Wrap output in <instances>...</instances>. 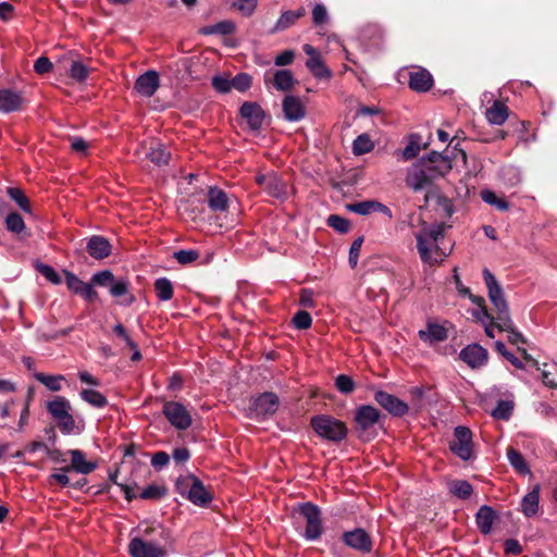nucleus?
Masks as SVG:
<instances>
[{
  "instance_id": "obj_48",
  "label": "nucleus",
  "mask_w": 557,
  "mask_h": 557,
  "mask_svg": "<svg viewBox=\"0 0 557 557\" xmlns=\"http://www.w3.org/2000/svg\"><path fill=\"white\" fill-rule=\"evenodd\" d=\"M335 387L342 394H346L347 395V394H350V393H352L355 391L356 384H355L354 380L350 376H348L346 374H339L335 379Z\"/></svg>"
},
{
  "instance_id": "obj_29",
  "label": "nucleus",
  "mask_w": 557,
  "mask_h": 557,
  "mask_svg": "<svg viewBox=\"0 0 557 557\" xmlns=\"http://www.w3.org/2000/svg\"><path fill=\"white\" fill-rule=\"evenodd\" d=\"M146 157L156 165L162 166L168 164L171 153L160 141H153L151 143L148 152L146 153Z\"/></svg>"
},
{
  "instance_id": "obj_30",
  "label": "nucleus",
  "mask_w": 557,
  "mask_h": 557,
  "mask_svg": "<svg viewBox=\"0 0 557 557\" xmlns=\"http://www.w3.org/2000/svg\"><path fill=\"white\" fill-rule=\"evenodd\" d=\"M540 500V485H534L521 500V510L527 517H533L537 513Z\"/></svg>"
},
{
  "instance_id": "obj_7",
  "label": "nucleus",
  "mask_w": 557,
  "mask_h": 557,
  "mask_svg": "<svg viewBox=\"0 0 557 557\" xmlns=\"http://www.w3.org/2000/svg\"><path fill=\"white\" fill-rule=\"evenodd\" d=\"M472 432L469 428L459 425L454 430V438L449 443L450 450L462 460L473 457Z\"/></svg>"
},
{
  "instance_id": "obj_14",
  "label": "nucleus",
  "mask_w": 557,
  "mask_h": 557,
  "mask_svg": "<svg viewBox=\"0 0 557 557\" xmlns=\"http://www.w3.org/2000/svg\"><path fill=\"white\" fill-rule=\"evenodd\" d=\"M302 49L305 53L308 55L306 66L312 73V75L320 79L330 78L331 71L324 65L320 52L314 47L308 44L304 45Z\"/></svg>"
},
{
  "instance_id": "obj_10",
  "label": "nucleus",
  "mask_w": 557,
  "mask_h": 557,
  "mask_svg": "<svg viewBox=\"0 0 557 557\" xmlns=\"http://www.w3.org/2000/svg\"><path fill=\"white\" fill-rule=\"evenodd\" d=\"M163 413L169 422L178 430H186L191 425V416L184 405L177 401H166Z\"/></svg>"
},
{
  "instance_id": "obj_24",
  "label": "nucleus",
  "mask_w": 557,
  "mask_h": 557,
  "mask_svg": "<svg viewBox=\"0 0 557 557\" xmlns=\"http://www.w3.org/2000/svg\"><path fill=\"white\" fill-rule=\"evenodd\" d=\"M23 103V98L20 92L3 88L0 89V111L3 113H11L20 110Z\"/></svg>"
},
{
  "instance_id": "obj_36",
  "label": "nucleus",
  "mask_w": 557,
  "mask_h": 557,
  "mask_svg": "<svg viewBox=\"0 0 557 557\" xmlns=\"http://www.w3.org/2000/svg\"><path fill=\"white\" fill-rule=\"evenodd\" d=\"M79 395L84 401L96 408H103L108 404L106 396L95 389H83Z\"/></svg>"
},
{
  "instance_id": "obj_46",
  "label": "nucleus",
  "mask_w": 557,
  "mask_h": 557,
  "mask_svg": "<svg viewBox=\"0 0 557 557\" xmlns=\"http://www.w3.org/2000/svg\"><path fill=\"white\" fill-rule=\"evenodd\" d=\"M375 200H364L347 205V209L359 215H368L374 211Z\"/></svg>"
},
{
  "instance_id": "obj_55",
  "label": "nucleus",
  "mask_w": 557,
  "mask_h": 557,
  "mask_svg": "<svg viewBox=\"0 0 557 557\" xmlns=\"http://www.w3.org/2000/svg\"><path fill=\"white\" fill-rule=\"evenodd\" d=\"M63 274H64L65 284H66L67 288L71 292L78 295V293L85 285V282H83L76 274H74L73 272H71L69 270H63Z\"/></svg>"
},
{
  "instance_id": "obj_38",
  "label": "nucleus",
  "mask_w": 557,
  "mask_h": 557,
  "mask_svg": "<svg viewBox=\"0 0 557 557\" xmlns=\"http://www.w3.org/2000/svg\"><path fill=\"white\" fill-rule=\"evenodd\" d=\"M5 226L8 231L16 235H20L26 231L24 219L17 212H11L7 215Z\"/></svg>"
},
{
  "instance_id": "obj_22",
  "label": "nucleus",
  "mask_w": 557,
  "mask_h": 557,
  "mask_svg": "<svg viewBox=\"0 0 557 557\" xmlns=\"http://www.w3.org/2000/svg\"><path fill=\"white\" fill-rule=\"evenodd\" d=\"M284 117L289 122H298L306 115V109L300 99L296 96L288 95L283 99Z\"/></svg>"
},
{
  "instance_id": "obj_5",
  "label": "nucleus",
  "mask_w": 557,
  "mask_h": 557,
  "mask_svg": "<svg viewBox=\"0 0 557 557\" xmlns=\"http://www.w3.org/2000/svg\"><path fill=\"white\" fill-rule=\"evenodd\" d=\"M71 404L62 396H57L47 404V410L63 434L75 433L76 423L71 414Z\"/></svg>"
},
{
  "instance_id": "obj_52",
  "label": "nucleus",
  "mask_w": 557,
  "mask_h": 557,
  "mask_svg": "<svg viewBox=\"0 0 557 557\" xmlns=\"http://www.w3.org/2000/svg\"><path fill=\"white\" fill-rule=\"evenodd\" d=\"M114 280V275L110 270L99 271L91 277L92 284L109 288L111 287Z\"/></svg>"
},
{
  "instance_id": "obj_15",
  "label": "nucleus",
  "mask_w": 557,
  "mask_h": 557,
  "mask_svg": "<svg viewBox=\"0 0 557 557\" xmlns=\"http://www.w3.org/2000/svg\"><path fill=\"white\" fill-rule=\"evenodd\" d=\"M375 401L387 410L389 413L401 417L407 413L408 406L396 396L383 391H377L374 394Z\"/></svg>"
},
{
  "instance_id": "obj_64",
  "label": "nucleus",
  "mask_w": 557,
  "mask_h": 557,
  "mask_svg": "<svg viewBox=\"0 0 557 557\" xmlns=\"http://www.w3.org/2000/svg\"><path fill=\"white\" fill-rule=\"evenodd\" d=\"M52 69V63L47 57H39L34 64V70L37 74H46Z\"/></svg>"
},
{
  "instance_id": "obj_45",
  "label": "nucleus",
  "mask_w": 557,
  "mask_h": 557,
  "mask_svg": "<svg viewBox=\"0 0 557 557\" xmlns=\"http://www.w3.org/2000/svg\"><path fill=\"white\" fill-rule=\"evenodd\" d=\"M420 136L417 134H413L410 136L408 145L403 150V158L408 161L417 157V154L420 152Z\"/></svg>"
},
{
  "instance_id": "obj_23",
  "label": "nucleus",
  "mask_w": 557,
  "mask_h": 557,
  "mask_svg": "<svg viewBox=\"0 0 557 557\" xmlns=\"http://www.w3.org/2000/svg\"><path fill=\"white\" fill-rule=\"evenodd\" d=\"M69 453L71 455V465L62 468V471L70 472L71 470H74L82 474H88L97 468L96 462L86 460L82 450L72 449Z\"/></svg>"
},
{
  "instance_id": "obj_18",
  "label": "nucleus",
  "mask_w": 557,
  "mask_h": 557,
  "mask_svg": "<svg viewBox=\"0 0 557 557\" xmlns=\"http://www.w3.org/2000/svg\"><path fill=\"white\" fill-rule=\"evenodd\" d=\"M112 246L110 242L101 235H92L86 242V250L89 256L96 260H102L110 256Z\"/></svg>"
},
{
  "instance_id": "obj_4",
  "label": "nucleus",
  "mask_w": 557,
  "mask_h": 557,
  "mask_svg": "<svg viewBox=\"0 0 557 557\" xmlns=\"http://www.w3.org/2000/svg\"><path fill=\"white\" fill-rule=\"evenodd\" d=\"M177 492L186 496L188 500L197 506H207L211 502V494L203 483L195 475L181 476L176 481Z\"/></svg>"
},
{
  "instance_id": "obj_60",
  "label": "nucleus",
  "mask_w": 557,
  "mask_h": 557,
  "mask_svg": "<svg viewBox=\"0 0 557 557\" xmlns=\"http://www.w3.org/2000/svg\"><path fill=\"white\" fill-rule=\"evenodd\" d=\"M233 8L238 10L245 16H250L257 8V0H236Z\"/></svg>"
},
{
  "instance_id": "obj_17",
  "label": "nucleus",
  "mask_w": 557,
  "mask_h": 557,
  "mask_svg": "<svg viewBox=\"0 0 557 557\" xmlns=\"http://www.w3.org/2000/svg\"><path fill=\"white\" fill-rule=\"evenodd\" d=\"M432 180L433 177H431V174L429 173L426 166L423 168L421 164L416 163L408 171L406 184L414 191H419L422 190L426 185H429Z\"/></svg>"
},
{
  "instance_id": "obj_21",
  "label": "nucleus",
  "mask_w": 557,
  "mask_h": 557,
  "mask_svg": "<svg viewBox=\"0 0 557 557\" xmlns=\"http://www.w3.org/2000/svg\"><path fill=\"white\" fill-rule=\"evenodd\" d=\"M447 323L438 324L429 322L425 329L419 331L420 338L429 345L443 342L448 337Z\"/></svg>"
},
{
  "instance_id": "obj_50",
  "label": "nucleus",
  "mask_w": 557,
  "mask_h": 557,
  "mask_svg": "<svg viewBox=\"0 0 557 557\" xmlns=\"http://www.w3.org/2000/svg\"><path fill=\"white\" fill-rule=\"evenodd\" d=\"M166 494V488L161 485L151 484L139 494L141 499H160Z\"/></svg>"
},
{
  "instance_id": "obj_43",
  "label": "nucleus",
  "mask_w": 557,
  "mask_h": 557,
  "mask_svg": "<svg viewBox=\"0 0 557 557\" xmlns=\"http://www.w3.org/2000/svg\"><path fill=\"white\" fill-rule=\"evenodd\" d=\"M481 198L485 203L494 206L499 211H507L509 209L508 202L503 198H498L497 195L492 190H482Z\"/></svg>"
},
{
  "instance_id": "obj_31",
  "label": "nucleus",
  "mask_w": 557,
  "mask_h": 557,
  "mask_svg": "<svg viewBox=\"0 0 557 557\" xmlns=\"http://www.w3.org/2000/svg\"><path fill=\"white\" fill-rule=\"evenodd\" d=\"M235 29H236V26H235L234 22H232L231 20H224V21H221V22L212 24V25L203 26L202 28H200L199 33L201 35H206V36H209V35L227 36V35L233 34L235 32Z\"/></svg>"
},
{
  "instance_id": "obj_59",
  "label": "nucleus",
  "mask_w": 557,
  "mask_h": 557,
  "mask_svg": "<svg viewBox=\"0 0 557 557\" xmlns=\"http://www.w3.org/2000/svg\"><path fill=\"white\" fill-rule=\"evenodd\" d=\"M37 270L42 276H45L52 284H60L62 281L61 276L58 274V272L49 264L39 263L37 265Z\"/></svg>"
},
{
  "instance_id": "obj_32",
  "label": "nucleus",
  "mask_w": 557,
  "mask_h": 557,
  "mask_svg": "<svg viewBox=\"0 0 557 557\" xmlns=\"http://www.w3.org/2000/svg\"><path fill=\"white\" fill-rule=\"evenodd\" d=\"M458 358L472 369L484 366L487 361L486 350H460Z\"/></svg>"
},
{
  "instance_id": "obj_40",
  "label": "nucleus",
  "mask_w": 557,
  "mask_h": 557,
  "mask_svg": "<svg viewBox=\"0 0 557 557\" xmlns=\"http://www.w3.org/2000/svg\"><path fill=\"white\" fill-rule=\"evenodd\" d=\"M8 195L24 212L32 213L29 200L22 189L10 187L8 188Z\"/></svg>"
},
{
  "instance_id": "obj_47",
  "label": "nucleus",
  "mask_w": 557,
  "mask_h": 557,
  "mask_svg": "<svg viewBox=\"0 0 557 557\" xmlns=\"http://www.w3.org/2000/svg\"><path fill=\"white\" fill-rule=\"evenodd\" d=\"M329 12L323 3H315L312 8V23L319 27L329 21Z\"/></svg>"
},
{
  "instance_id": "obj_51",
  "label": "nucleus",
  "mask_w": 557,
  "mask_h": 557,
  "mask_svg": "<svg viewBox=\"0 0 557 557\" xmlns=\"http://www.w3.org/2000/svg\"><path fill=\"white\" fill-rule=\"evenodd\" d=\"M232 88L243 92L250 88L251 86V76L247 73H238L233 78H231Z\"/></svg>"
},
{
  "instance_id": "obj_57",
  "label": "nucleus",
  "mask_w": 557,
  "mask_h": 557,
  "mask_svg": "<svg viewBox=\"0 0 557 557\" xmlns=\"http://www.w3.org/2000/svg\"><path fill=\"white\" fill-rule=\"evenodd\" d=\"M293 325L298 330H306L311 325L312 319L309 312L299 310L293 317Z\"/></svg>"
},
{
  "instance_id": "obj_49",
  "label": "nucleus",
  "mask_w": 557,
  "mask_h": 557,
  "mask_svg": "<svg viewBox=\"0 0 557 557\" xmlns=\"http://www.w3.org/2000/svg\"><path fill=\"white\" fill-rule=\"evenodd\" d=\"M513 405L509 400L498 401L496 408L492 411V416L496 419L508 420L511 416Z\"/></svg>"
},
{
  "instance_id": "obj_44",
  "label": "nucleus",
  "mask_w": 557,
  "mask_h": 557,
  "mask_svg": "<svg viewBox=\"0 0 557 557\" xmlns=\"http://www.w3.org/2000/svg\"><path fill=\"white\" fill-rule=\"evenodd\" d=\"M296 22H297V20L295 17L293 11H289V10L284 11V12H282L281 16L278 17L275 25L273 26V29L271 30V33H277V32L285 30V29L289 28L290 26H293Z\"/></svg>"
},
{
  "instance_id": "obj_61",
  "label": "nucleus",
  "mask_w": 557,
  "mask_h": 557,
  "mask_svg": "<svg viewBox=\"0 0 557 557\" xmlns=\"http://www.w3.org/2000/svg\"><path fill=\"white\" fill-rule=\"evenodd\" d=\"M212 86L213 88L222 94L228 92L232 88L231 78H227L223 75H216L212 77Z\"/></svg>"
},
{
  "instance_id": "obj_16",
  "label": "nucleus",
  "mask_w": 557,
  "mask_h": 557,
  "mask_svg": "<svg viewBox=\"0 0 557 557\" xmlns=\"http://www.w3.org/2000/svg\"><path fill=\"white\" fill-rule=\"evenodd\" d=\"M504 358L509 361L517 369L525 371L536 369L539 370V361L527 354V350H499Z\"/></svg>"
},
{
  "instance_id": "obj_63",
  "label": "nucleus",
  "mask_w": 557,
  "mask_h": 557,
  "mask_svg": "<svg viewBox=\"0 0 557 557\" xmlns=\"http://www.w3.org/2000/svg\"><path fill=\"white\" fill-rule=\"evenodd\" d=\"M295 59L294 50H284L275 57L274 64L276 66H285L290 64Z\"/></svg>"
},
{
  "instance_id": "obj_28",
  "label": "nucleus",
  "mask_w": 557,
  "mask_h": 557,
  "mask_svg": "<svg viewBox=\"0 0 557 557\" xmlns=\"http://www.w3.org/2000/svg\"><path fill=\"white\" fill-rule=\"evenodd\" d=\"M485 116L490 124L500 126L508 119V108L504 102L495 100L492 107L486 110Z\"/></svg>"
},
{
  "instance_id": "obj_35",
  "label": "nucleus",
  "mask_w": 557,
  "mask_h": 557,
  "mask_svg": "<svg viewBox=\"0 0 557 557\" xmlns=\"http://www.w3.org/2000/svg\"><path fill=\"white\" fill-rule=\"evenodd\" d=\"M507 458L509 463L511 465L515 470H517L521 474H528L530 473V469L523 458V456L515 449L513 447L507 448Z\"/></svg>"
},
{
  "instance_id": "obj_13",
  "label": "nucleus",
  "mask_w": 557,
  "mask_h": 557,
  "mask_svg": "<svg viewBox=\"0 0 557 557\" xmlns=\"http://www.w3.org/2000/svg\"><path fill=\"white\" fill-rule=\"evenodd\" d=\"M343 542L350 548L370 553L372 550V539L363 529H355L343 534Z\"/></svg>"
},
{
  "instance_id": "obj_19",
  "label": "nucleus",
  "mask_w": 557,
  "mask_h": 557,
  "mask_svg": "<svg viewBox=\"0 0 557 557\" xmlns=\"http://www.w3.org/2000/svg\"><path fill=\"white\" fill-rule=\"evenodd\" d=\"M240 115L245 119L252 131L261 128L264 121V111L256 102H245L240 107Z\"/></svg>"
},
{
  "instance_id": "obj_58",
  "label": "nucleus",
  "mask_w": 557,
  "mask_h": 557,
  "mask_svg": "<svg viewBox=\"0 0 557 557\" xmlns=\"http://www.w3.org/2000/svg\"><path fill=\"white\" fill-rule=\"evenodd\" d=\"M109 290L114 298L125 296L128 294L129 283L124 278L114 280Z\"/></svg>"
},
{
  "instance_id": "obj_20",
  "label": "nucleus",
  "mask_w": 557,
  "mask_h": 557,
  "mask_svg": "<svg viewBox=\"0 0 557 557\" xmlns=\"http://www.w3.org/2000/svg\"><path fill=\"white\" fill-rule=\"evenodd\" d=\"M380 420V412L370 405H364L356 410L355 421L360 431H368L374 426Z\"/></svg>"
},
{
  "instance_id": "obj_6",
  "label": "nucleus",
  "mask_w": 557,
  "mask_h": 557,
  "mask_svg": "<svg viewBox=\"0 0 557 557\" xmlns=\"http://www.w3.org/2000/svg\"><path fill=\"white\" fill-rule=\"evenodd\" d=\"M298 513L306 522L305 539L308 541L318 540L323 531L319 507L311 503H305L299 506Z\"/></svg>"
},
{
  "instance_id": "obj_34",
  "label": "nucleus",
  "mask_w": 557,
  "mask_h": 557,
  "mask_svg": "<svg viewBox=\"0 0 557 557\" xmlns=\"http://www.w3.org/2000/svg\"><path fill=\"white\" fill-rule=\"evenodd\" d=\"M154 290L160 301H169L172 299L174 288L172 282L166 277H159L154 282Z\"/></svg>"
},
{
  "instance_id": "obj_8",
  "label": "nucleus",
  "mask_w": 557,
  "mask_h": 557,
  "mask_svg": "<svg viewBox=\"0 0 557 557\" xmlns=\"http://www.w3.org/2000/svg\"><path fill=\"white\" fill-rule=\"evenodd\" d=\"M483 280L488 290V298L499 313V319L508 318V304L504 297V292L495 275L488 270H483Z\"/></svg>"
},
{
  "instance_id": "obj_33",
  "label": "nucleus",
  "mask_w": 557,
  "mask_h": 557,
  "mask_svg": "<svg viewBox=\"0 0 557 557\" xmlns=\"http://www.w3.org/2000/svg\"><path fill=\"white\" fill-rule=\"evenodd\" d=\"M295 83V76L289 70H277L273 75V85L277 90L288 91Z\"/></svg>"
},
{
  "instance_id": "obj_25",
  "label": "nucleus",
  "mask_w": 557,
  "mask_h": 557,
  "mask_svg": "<svg viewBox=\"0 0 557 557\" xmlns=\"http://www.w3.org/2000/svg\"><path fill=\"white\" fill-rule=\"evenodd\" d=\"M433 84L432 75L426 70L411 72L409 75V87L419 92L431 89Z\"/></svg>"
},
{
  "instance_id": "obj_9",
  "label": "nucleus",
  "mask_w": 557,
  "mask_h": 557,
  "mask_svg": "<svg viewBox=\"0 0 557 557\" xmlns=\"http://www.w3.org/2000/svg\"><path fill=\"white\" fill-rule=\"evenodd\" d=\"M278 407V397L271 392H265L250 400L249 414L255 418H263L273 414Z\"/></svg>"
},
{
  "instance_id": "obj_62",
  "label": "nucleus",
  "mask_w": 557,
  "mask_h": 557,
  "mask_svg": "<svg viewBox=\"0 0 557 557\" xmlns=\"http://www.w3.org/2000/svg\"><path fill=\"white\" fill-rule=\"evenodd\" d=\"M362 243H363V237L360 236L352 242V244L349 248L348 261H349V264L351 265V268H355L358 264V259H359V253L361 250Z\"/></svg>"
},
{
  "instance_id": "obj_39",
  "label": "nucleus",
  "mask_w": 557,
  "mask_h": 557,
  "mask_svg": "<svg viewBox=\"0 0 557 557\" xmlns=\"http://www.w3.org/2000/svg\"><path fill=\"white\" fill-rule=\"evenodd\" d=\"M374 148V144L368 134L359 135L352 143V152L355 156H361L370 152Z\"/></svg>"
},
{
  "instance_id": "obj_27",
  "label": "nucleus",
  "mask_w": 557,
  "mask_h": 557,
  "mask_svg": "<svg viewBox=\"0 0 557 557\" xmlns=\"http://www.w3.org/2000/svg\"><path fill=\"white\" fill-rule=\"evenodd\" d=\"M497 515L496 511L490 506H482L476 512V524L483 534H488L492 531L494 521Z\"/></svg>"
},
{
  "instance_id": "obj_2",
  "label": "nucleus",
  "mask_w": 557,
  "mask_h": 557,
  "mask_svg": "<svg viewBox=\"0 0 557 557\" xmlns=\"http://www.w3.org/2000/svg\"><path fill=\"white\" fill-rule=\"evenodd\" d=\"M152 533L159 535V540H145L143 537H134L128 544V552L132 557H166V543L170 533L162 527L146 528L144 536L148 537Z\"/></svg>"
},
{
  "instance_id": "obj_42",
  "label": "nucleus",
  "mask_w": 557,
  "mask_h": 557,
  "mask_svg": "<svg viewBox=\"0 0 557 557\" xmlns=\"http://www.w3.org/2000/svg\"><path fill=\"white\" fill-rule=\"evenodd\" d=\"M449 491L458 498L466 499L472 494V486L465 480H457L449 484Z\"/></svg>"
},
{
  "instance_id": "obj_37",
  "label": "nucleus",
  "mask_w": 557,
  "mask_h": 557,
  "mask_svg": "<svg viewBox=\"0 0 557 557\" xmlns=\"http://www.w3.org/2000/svg\"><path fill=\"white\" fill-rule=\"evenodd\" d=\"M425 166L433 180L448 174L453 168L451 160L448 156L436 163L426 164Z\"/></svg>"
},
{
  "instance_id": "obj_26",
  "label": "nucleus",
  "mask_w": 557,
  "mask_h": 557,
  "mask_svg": "<svg viewBox=\"0 0 557 557\" xmlns=\"http://www.w3.org/2000/svg\"><path fill=\"white\" fill-rule=\"evenodd\" d=\"M208 206L212 211L224 212L228 208V198L219 187H210L208 190Z\"/></svg>"
},
{
  "instance_id": "obj_56",
  "label": "nucleus",
  "mask_w": 557,
  "mask_h": 557,
  "mask_svg": "<svg viewBox=\"0 0 557 557\" xmlns=\"http://www.w3.org/2000/svg\"><path fill=\"white\" fill-rule=\"evenodd\" d=\"M70 76L76 82H84L88 76V69L81 61H73L70 67Z\"/></svg>"
},
{
  "instance_id": "obj_11",
  "label": "nucleus",
  "mask_w": 557,
  "mask_h": 557,
  "mask_svg": "<svg viewBox=\"0 0 557 557\" xmlns=\"http://www.w3.org/2000/svg\"><path fill=\"white\" fill-rule=\"evenodd\" d=\"M256 183L265 191L269 196L277 199H285L286 197V184L285 182L274 172L265 174H258L256 176Z\"/></svg>"
},
{
  "instance_id": "obj_3",
  "label": "nucleus",
  "mask_w": 557,
  "mask_h": 557,
  "mask_svg": "<svg viewBox=\"0 0 557 557\" xmlns=\"http://www.w3.org/2000/svg\"><path fill=\"white\" fill-rule=\"evenodd\" d=\"M310 424L313 431L326 441L341 442L347 436L345 423L327 414L312 417Z\"/></svg>"
},
{
  "instance_id": "obj_54",
  "label": "nucleus",
  "mask_w": 557,
  "mask_h": 557,
  "mask_svg": "<svg viewBox=\"0 0 557 557\" xmlns=\"http://www.w3.org/2000/svg\"><path fill=\"white\" fill-rule=\"evenodd\" d=\"M199 258V251L196 249H182L174 252V259L180 264H189Z\"/></svg>"
},
{
  "instance_id": "obj_1",
  "label": "nucleus",
  "mask_w": 557,
  "mask_h": 557,
  "mask_svg": "<svg viewBox=\"0 0 557 557\" xmlns=\"http://www.w3.org/2000/svg\"><path fill=\"white\" fill-rule=\"evenodd\" d=\"M445 230L446 226L444 223H423L422 228L416 233L417 249L423 262H431L433 260V253L441 257V260L449 255L450 248L448 251L441 248Z\"/></svg>"
},
{
  "instance_id": "obj_41",
  "label": "nucleus",
  "mask_w": 557,
  "mask_h": 557,
  "mask_svg": "<svg viewBox=\"0 0 557 557\" xmlns=\"http://www.w3.org/2000/svg\"><path fill=\"white\" fill-rule=\"evenodd\" d=\"M35 379L44 384L47 388L52 392L61 389V382L64 380L63 375H48L45 373H36Z\"/></svg>"
},
{
  "instance_id": "obj_12",
  "label": "nucleus",
  "mask_w": 557,
  "mask_h": 557,
  "mask_svg": "<svg viewBox=\"0 0 557 557\" xmlns=\"http://www.w3.org/2000/svg\"><path fill=\"white\" fill-rule=\"evenodd\" d=\"M160 87L159 73L154 70H149L139 75L134 84V89L141 97H152Z\"/></svg>"
},
{
  "instance_id": "obj_53",
  "label": "nucleus",
  "mask_w": 557,
  "mask_h": 557,
  "mask_svg": "<svg viewBox=\"0 0 557 557\" xmlns=\"http://www.w3.org/2000/svg\"><path fill=\"white\" fill-rule=\"evenodd\" d=\"M327 225L342 234L347 233L350 228L349 221L337 214H331L327 218Z\"/></svg>"
}]
</instances>
